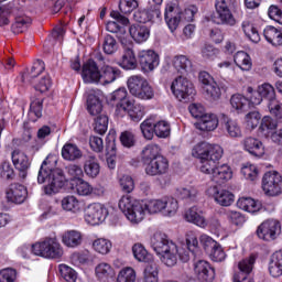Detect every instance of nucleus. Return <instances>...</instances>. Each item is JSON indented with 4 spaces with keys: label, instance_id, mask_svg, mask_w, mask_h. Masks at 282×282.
<instances>
[{
    "label": "nucleus",
    "instance_id": "obj_8",
    "mask_svg": "<svg viewBox=\"0 0 282 282\" xmlns=\"http://www.w3.org/2000/svg\"><path fill=\"white\" fill-rule=\"evenodd\" d=\"M192 155L193 158H197L200 161L208 160V158H214V160H221V155H224V149L217 144L200 142L194 145Z\"/></svg>",
    "mask_w": 282,
    "mask_h": 282
},
{
    "label": "nucleus",
    "instance_id": "obj_44",
    "mask_svg": "<svg viewBox=\"0 0 282 282\" xmlns=\"http://www.w3.org/2000/svg\"><path fill=\"white\" fill-rule=\"evenodd\" d=\"M242 32H245L246 36L249 39L251 43H259L261 41V35H259V31L254 28V24L250 20H245L241 24Z\"/></svg>",
    "mask_w": 282,
    "mask_h": 282
},
{
    "label": "nucleus",
    "instance_id": "obj_35",
    "mask_svg": "<svg viewBox=\"0 0 282 282\" xmlns=\"http://www.w3.org/2000/svg\"><path fill=\"white\" fill-rule=\"evenodd\" d=\"M62 158L68 162H74L83 158V151L74 143H66L62 148Z\"/></svg>",
    "mask_w": 282,
    "mask_h": 282
},
{
    "label": "nucleus",
    "instance_id": "obj_53",
    "mask_svg": "<svg viewBox=\"0 0 282 282\" xmlns=\"http://www.w3.org/2000/svg\"><path fill=\"white\" fill-rule=\"evenodd\" d=\"M217 162H219V159H215L213 156H209L208 159H203L200 161V173H204L205 175H210L213 177L216 169H217Z\"/></svg>",
    "mask_w": 282,
    "mask_h": 282
},
{
    "label": "nucleus",
    "instance_id": "obj_47",
    "mask_svg": "<svg viewBox=\"0 0 282 282\" xmlns=\"http://www.w3.org/2000/svg\"><path fill=\"white\" fill-rule=\"evenodd\" d=\"M29 116L33 122L43 116V98L33 97L31 99Z\"/></svg>",
    "mask_w": 282,
    "mask_h": 282
},
{
    "label": "nucleus",
    "instance_id": "obj_3",
    "mask_svg": "<svg viewBox=\"0 0 282 282\" xmlns=\"http://www.w3.org/2000/svg\"><path fill=\"white\" fill-rule=\"evenodd\" d=\"M197 12L198 9L194 4L182 10L180 4L170 1L165 3L164 20L169 30L171 32H175V30L180 28V23H182V21H193Z\"/></svg>",
    "mask_w": 282,
    "mask_h": 282
},
{
    "label": "nucleus",
    "instance_id": "obj_49",
    "mask_svg": "<svg viewBox=\"0 0 282 282\" xmlns=\"http://www.w3.org/2000/svg\"><path fill=\"white\" fill-rule=\"evenodd\" d=\"M257 90L262 99L265 98L267 102L276 100V90H274V86H272L270 83L259 85Z\"/></svg>",
    "mask_w": 282,
    "mask_h": 282
},
{
    "label": "nucleus",
    "instance_id": "obj_12",
    "mask_svg": "<svg viewBox=\"0 0 282 282\" xmlns=\"http://www.w3.org/2000/svg\"><path fill=\"white\" fill-rule=\"evenodd\" d=\"M206 195L212 197L219 206H232L235 203V194L228 189L219 188L217 185H212L206 189Z\"/></svg>",
    "mask_w": 282,
    "mask_h": 282
},
{
    "label": "nucleus",
    "instance_id": "obj_24",
    "mask_svg": "<svg viewBox=\"0 0 282 282\" xmlns=\"http://www.w3.org/2000/svg\"><path fill=\"white\" fill-rule=\"evenodd\" d=\"M111 19H115V21H109L106 23V30L107 32H111V34H118V32H124V28L121 25H129V18L120 14L118 11H112L110 13ZM119 23L121 25H119Z\"/></svg>",
    "mask_w": 282,
    "mask_h": 282
},
{
    "label": "nucleus",
    "instance_id": "obj_58",
    "mask_svg": "<svg viewBox=\"0 0 282 282\" xmlns=\"http://www.w3.org/2000/svg\"><path fill=\"white\" fill-rule=\"evenodd\" d=\"M203 95L209 98V100H219L221 98V88L217 82H214L209 86L203 87Z\"/></svg>",
    "mask_w": 282,
    "mask_h": 282
},
{
    "label": "nucleus",
    "instance_id": "obj_63",
    "mask_svg": "<svg viewBox=\"0 0 282 282\" xmlns=\"http://www.w3.org/2000/svg\"><path fill=\"white\" fill-rule=\"evenodd\" d=\"M267 107L269 109V113L274 116L279 122H282V104L276 99H272L267 102Z\"/></svg>",
    "mask_w": 282,
    "mask_h": 282
},
{
    "label": "nucleus",
    "instance_id": "obj_34",
    "mask_svg": "<svg viewBox=\"0 0 282 282\" xmlns=\"http://www.w3.org/2000/svg\"><path fill=\"white\" fill-rule=\"evenodd\" d=\"M269 273L274 279L282 276V250L275 251L269 262Z\"/></svg>",
    "mask_w": 282,
    "mask_h": 282
},
{
    "label": "nucleus",
    "instance_id": "obj_15",
    "mask_svg": "<svg viewBox=\"0 0 282 282\" xmlns=\"http://www.w3.org/2000/svg\"><path fill=\"white\" fill-rule=\"evenodd\" d=\"M145 173L151 177L166 175V173H169V159L162 155L145 163Z\"/></svg>",
    "mask_w": 282,
    "mask_h": 282
},
{
    "label": "nucleus",
    "instance_id": "obj_6",
    "mask_svg": "<svg viewBox=\"0 0 282 282\" xmlns=\"http://www.w3.org/2000/svg\"><path fill=\"white\" fill-rule=\"evenodd\" d=\"M128 89L131 96L140 100H151L155 96V90L147 78L141 75H132L127 80Z\"/></svg>",
    "mask_w": 282,
    "mask_h": 282
},
{
    "label": "nucleus",
    "instance_id": "obj_33",
    "mask_svg": "<svg viewBox=\"0 0 282 282\" xmlns=\"http://www.w3.org/2000/svg\"><path fill=\"white\" fill-rule=\"evenodd\" d=\"M162 156V148L159 144L151 143L144 147L142 150V162L143 164H148L149 162H153V160H158V158Z\"/></svg>",
    "mask_w": 282,
    "mask_h": 282
},
{
    "label": "nucleus",
    "instance_id": "obj_5",
    "mask_svg": "<svg viewBox=\"0 0 282 282\" xmlns=\"http://www.w3.org/2000/svg\"><path fill=\"white\" fill-rule=\"evenodd\" d=\"M32 252L35 257L44 259H61L63 257V246L56 237H47L32 245Z\"/></svg>",
    "mask_w": 282,
    "mask_h": 282
},
{
    "label": "nucleus",
    "instance_id": "obj_22",
    "mask_svg": "<svg viewBox=\"0 0 282 282\" xmlns=\"http://www.w3.org/2000/svg\"><path fill=\"white\" fill-rule=\"evenodd\" d=\"M122 118L126 113H128L129 118L133 122H140L144 118V106L140 104H135L133 99L127 101L124 106H121Z\"/></svg>",
    "mask_w": 282,
    "mask_h": 282
},
{
    "label": "nucleus",
    "instance_id": "obj_17",
    "mask_svg": "<svg viewBox=\"0 0 282 282\" xmlns=\"http://www.w3.org/2000/svg\"><path fill=\"white\" fill-rule=\"evenodd\" d=\"M215 8L219 19L218 23H221L223 25H236L237 20L235 19V15H232L230 6L226 0H216Z\"/></svg>",
    "mask_w": 282,
    "mask_h": 282
},
{
    "label": "nucleus",
    "instance_id": "obj_18",
    "mask_svg": "<svg viewBox=\"0 0 282 282\" xmlns=\"http://www.w3.org/2000/svg\"><path fill=\"white\" fill-rule=\"evenodd\" d=\"M254 261L256 259L253 256L241 260L238 263L239 271L234 274V282H254L248 276V274L252 272V268H254Z\"/></svg>",
    "mask_w": 282,
    "mask_h": 282
},
{
    "label": "nucleus",
    "instance_id": "obj_52",
    "mask_svg": "<svg viewBox=\"0 0 282 282\" xmlns=\"http://www.w3.org/2000/svg\"><path fill=\"white\" fill-rule=\"evenodd\" d=\"M240 173L249 182H257L259 180V169L252 163L243 164Z\"/></svg>",
    "mask_w": 282,
    "mask_h": 282
},
{
    "label": "nucleus",
    "instance_id": "obj_59",
    "mask_svg": "<svg viewBox=\"0 0 282 282\" xmlns=\"http://www.w3.org/2000/svg\"><path fill=\"white\" fill-rule=\"evenodd\" d=\"M30 25H32V19L30 17H17L15 22L12 25V30L15 34H21V32H25Z\"/></svg>",
    "mask_w": 282,
    "mask_h": 282
},
{
    "label": "nucleus",
    "instance_id": "obj_57",
    "mask_svg": "<svg viewBox=\"0 0 282 282\" xmlns=\"http://www.w3.org/2000/svg\"><path fill=\"white\" fill-rule=\"evenodd\" d=\"M198 195L199 191H197L195 186L188 185L185 187H180L177 189V196L181 199H188L189 202H195Z\"/></svg>",
    "mask_w": 282,
    "mask_h": 282
},
{
    "label": "nucleus",
    "instance_id": "obj_45",
    "mask_svg": "<svg viewBox=\"0 0 282 282\" xmlns=\"http://www.w3.org/2000/svg\"><path fill=\"white\" fill-rule=\"evenodd\" d=\"M102 74L100 73V82L104 85H109L113 83L116 78L120 77V69L113 68L109 65H106L101 68Z\"/></svg>",
    "mask_w": 282,
    "mask_h": 282
},
{
    "label": "nucleus",
    "instance_id": "obj_38",
    "mask_svg": "<svg viewBox=\"0 0 282 282\" xmlns=\"http://www.w3.org/2000/svg\"><path fill=\"white\" fill-rule=\"evenodd\" d=\"M237 206L240 210L246 213H259L261 210V203L251 197H241L237 200Z\"/></svg>",
    "mask_w": 282,
    "mask_h": 282
},
{
    "label": "nucleus",
    "instance_id": "obj_1",
    "mask_svg": "<svg viewBox=\"0 0 282 282\" xmlns=\"http://www.w3.org/2000/svg\"><path fill=\"white\" fill-rule=\"evenodd\" d=\"M150 246L152 250L159 256L161 263L166 268H175L177 261L181 260L184 263L191 259L188 251L178 247L173 240L169 239V236L164 232H155L150 238Z\"/></svg>",
    "mask_w": 282,
    "mask_h": 282
},
{
    "label": "nucleus",
    "instance_id": "obj_30",
    "mask_svg": "<svg viewBox=\"0 0 282 282\" xmlns=\"http://www.w3.org/2000/svg\"><path fill=\"white\" fill-rule=\"evenodd\" d=\"M210 180L216 184H226V182L232 180V169L228 164L217 165Z\"/></svg>",
    "mask_w": 282,
    "mask_h": 282
},
{
    "label": "nucleus",
    "instance_id": "obj_11",
    "mask_svg": "<svg viewBox=\"0 0 282 282\" xmlns=\"http://www.w3.org/2000/svg\"><path fill=\"white\" fill-rule=\"evenodd\" d=\"M107 215H109V210L105 205L93 203L88 205L85 210V220L87 224H90V226H98L107 219Z\"/></svg>",
    "mask_w": 282,
    "mask_h": 282
},
{
    "label": "nucleus",
    "instance_id": "obj_43",
    "mask_svg": "<svg viewBox=\"0 0 282 282\" xmlns=\"http://www.w3.org/2000/svg\"><path fill=\"white\" fill-rule=\"evenodd\" d=\"M162 17V11L160 9H154L152 11H137L134 12V20L138 23H149L154 19H160Z\"/></svg>",
    "mask_w": 282,
    "mask_h": 282
},
{
    "label": "nucleus",
    "instance_id": "obj_32",
    "mask_svg": "<svg viewBox=\"0 0 282 282\" xmlns=\"http://www.w3.org/2000/svg\"><path fill=\"white\" fill-rule=\"evenodd\" d=\"M265 41L273 45V47H281L282 45V30L275 26L269 25L263 30Z\"/></svg>",
    "mask_w": 282,
    "mask_h": 282
},
{
    "label": "nucleus",
    "instance_id": "obj_61",
    "mask_svg": "<svg viewBox=\"0 0 282 282\" xmlns=\"http://www.w3.org/2000/svg\"><path fill=\"white\" fill-rule=\"evenodd\" d=\"M135 269L131 267L122 268L117 275V282H135Z\"/></svg>",
    "mask_w": 282,
    "mask_h": 282
},
{
    "label": "nucleus",
    "instance_id": "obj_64",
    "mask_svg": "<svg viewBox=\"0 0 282 282\" xmlns=\"http://www.w3.org/2000/svg\"><path fill=\"white\" fill-rule=\"evenodd\" d=\"M59 273L66 282H76V279H78L76 271L66 264H59Z\"/></svg>",
    "mask_w": 282,
    "mask_h": 282
},
{
    "label": "nucleus",
    "instance_id": "obj_9",
    "mask_svg": "<svg viewBox=\"0 0 282 282\" xmlns=\"http://www.w3.org/2000/svg\"><path fill=\"white\" fill-rule=\"evenodd\" d=\"M256 234L262 241H274L281 235V223L276 219H267L258 226Z\"/></svg>",
    "mask_w": 282,
    "mask_h": 282
},
{
    "label": "nucleus",
    "instance_id": "obj_4",
    "mask_svg": "<svg viewBox=\"0 0 282 282\" xmlns=\"http://www.w3.org/2000/svg\"><path fill=\"white\" fill-rule=\"evenodd\" d=\"M118 206L130 224L138 225L141 221H144V218L147 217V202L138 200L129 194L123 195L119 199Z\"/></svg>",
    "mask_w": 282,
    "mask_h": 282
},
{
    "label": "nucleus",
    "instance_id": "obj_21",
    "mask_svg": "<svg viewBox=\"0 0 282 282\" xmlns=\"http://www.w3.org/2000/svg\"><path fill=\"white\" fill-rule=\"evenodd\" d=\"M84 83H100V69L94 59H88L82 69Z\"/></svg>",
    "mask_w": 282,
    "mask_h": 282
},
{
    "label": "nucleus",
    "instance_id": "obj_27",
    "mask_svg": "<svg viewBox=\"0 0 282 282\" xmlns=\"http://www.w3.org/2000/svg\"><path fill=\"white\" fill-rule=\"evenodd\" d=\"M11 158L13 166L20 171L21 177H25L28 175V169H30V159H28V155L21 150H14Z\"/></svg>",
    "mask_w": 282,
    "mask_h": 282
},
{
    "label": "nucleus",
    "instance_id": "obj_40",
    "mask_svg": "<svg viewBox=\"0 0 282 282\" xmlns=\"http://www.w3.org/2000/svg\"><path fill=\"white\" fill-rule=\"evenodd\" d=\"M72 186L73 191L79 195V197H89V195H94V186L83 178L72 183Z\"/></svg>",
    "mask_w": 282,
    "mask_h": 282
},
{
    "label": "nucleus",
    "instance_id": "obj_26",
    "mask_svg": "<svg viewBox=\"0 0 282 282\" xmlns=\"http://www.w3.org/2000/svg\"><path fill=\"white\" fill-rule=\"evenodd\" d=\"M128 96L129 93L124 87L115 90L110 95V102L116 104V116H119V118H122V107H124L126 102H131Z\"/></svg>",
    "mask_w": 282,
    "mask_h": 282
},
{
    "label": "nucleus",
    "instance_id": "obj_29",
    "mask_svg": "<svg viewBox=\"0 0 282 282\" xmlns=\"http://www.w3.org/2000/svg\"><path fill=\"white\" fill-rule=\"evenodd\" d=\"M172 65L182 76H186L193 72V62L186 55H176L172 59Z\"/></svg>",
    "mask_w": 282,
    "mask_h": 282
},
{
    "label": "nucleus",
    "instance_id": "obj_56",
    "mask_svg": "<svg viewBox=\"0 0 282 282\" xmlns=\"http://www.w3.org/2000/svg\"><path fill=\"white\" fill-rule=\"evenodd\" d=\"M248 102H249L248 98H246V96L240 94L234 95L230 98V105L232 109L237 111V113H241V111H246L248 107Z\"/></svg>",
    "mask_w": 282,
    "mask_h": 282
},
{
    "label": "nucleus",
    "instance_id": "obj_7",
    "mask_svg": "<svg viewBox=\"0 0 282 282\" xmlns=\"http://www.w3.org/2000/svg\"><path fill=\"white\" fill-rule=\"evenodd\" d=\"M261 188L267 197H279L282 193V175L276 171H268L262 176Z\"/></svg>",
    "mask_w": 282,
    "mask_h": 282
},
{
    "label": "nucleus",
    "instance_id": "obj_46",
    "mask_svg": "<svg viewBox=\"0 0 282 282\" xmlns=\"http://www.w3.org/2000/svg\"><path fill=\"white\" fill-rule=\"evenodd\" d=\"M132 254L137 261H140L142 263H149L151 259H153V256L147 251V248H144V245L138 242L132 246Z\"/></svg>",
    "mask_w": 282,
    "mask_h": 282
},
{
    "label": "nucleus",
    "instance_id": "obj_41",
    "mask_svg": "<svg viewBox=\"0 0 282 282\" xmlns=\"http://www.w3.org/2000/svg\"><path fill=\"white\" fill-rule=\"evenodd\" d=\"M119 65L123 69H135V67H138V59L135 58V53H133V50H124Z\"/></svg>",
    "mask_w": 282,
    "mask_h": 282
},
{
    "label": "nucleus",
    "instance_id": "obj_50",
    "mask_svg": "<svg viewBox=\"0 0 282 282\" xmlns=\"http://www.w3.org/2000/svg\"><path fill=\"white\" fill-rule=\"evenodd\" d=\"M180 208V203L173 197H163V215L165 217H173Z\"/></svg>",
    "mask_w": 282,
    "mask_h": 282
},
{
    "label": "nucleus",
    "instance_id": "obj_25",
    "mask_svg": "<svg viewBox=\"0 0 282 282\" xmlns=\"http://www.w3.org/2000/svg\"><path fill=\"white\" fill-rule=\"evenodd\" d=\"M195 127L198 131H204L208 133L215 131L219 127V118L215 113H205L202 119H199Z\"/></svg>",
    "mask_w": 282,
    "mask_h": 282
},
{
    "label": "nucleus",
    "instance_id": "obj_48",
    "mask_svg": "<svg viewBox=\"0 0 282 282\" xmlns=\"http://www.w3.org/2000/svg\"><path fill=\"white\" fill-rule=\"evenodd\" d=\"M112 246L113 245L111 243V240L107 238H98L93 241V250L98 252V254H109V252H111Z\"/></svg>",
    "mask_w": 282,
    "mask_h": 282
},
{
    "label": "nucleus",
    "instance_id": "obj_20",
    "mask_svg": "<svg viewBox=\"0 0 282 282\" xmlns=\"http://www.w3.org/2000/svg\"><path fill=\"white\" fill-rule=\"evenodd\" d=\"M7 199L13 204H23L28 198V188L19 183L9 185L6 192Z\"/></svg>",
    "mask_w": 282,
    "mask_h": 282
},
{
    "label": "nucleus",
    "instance_id": "obj_19",
    "mask_svg": "<svg viewBox=\"0 0 282 282\" xmlns=\"http://www.w3.org/2000/svg\"><path fill=\"white\" fill-rule=\"evenodd\" d=\"M194 274L200 282L215 281V269L210 267V263L205 260H198L194 262Z\"/></svg>",
    "mask_w": 282,
    "mask_h": 282
},
{
    "label": "nucleus",
    "instance_id": "obj_13",
    "mask_svg": "<svg viewBox=\"0 0 282 282\" xmlns=\"http://www.w3.org/2000/svg\"><path fill=\"white\" fill-rule=\"evenodd\" d=\"M138 58L142 72L144 73L153 72V69L160 65V55L153 50L140 51Z\"/></svg>",
    "mask_w": 282,
    "mask_h": 282
},
{
    "label": "nucleus",
    "instance_id": "obj_39",
    "mask_svg": "<svg viewBox=\"0 0 282 282\" xmlns=\"http://www.w3.org/2000/svg\"><path fill=\"white\" fill-rule=\"evenodd\" d=\"M61 207L62 210H65L66 213H80L82 206L80 200L76 198L74 195H68L61 200Z\"/></svg>",
    "mask_w": 282,
    "mask_h": 282
},
{
    "label": "nucleus",
    "instance_id": "obj_60",
    "mask_svg": "<svg viewBox=\"0 0 282 282\" xmlns=\"http://www.w3.org/2000/svg\"><path fill=\"white\" fill-rule=\"evenodd\" d=\"M154 133L156 138H169L171 135V123L166 120L154 121Z\"/></svg>",
    "mask_w": 282,
    "mask_h": 282
},
{
    "label": "nucleus",
    "instance_id": "obj_14",
    "mask_svg": "<svg viewBox=\"0 0 282 282\" xmlns=\"http://www.w3.org/2000/svg\"><path fill=\"white\" fill-rule=\"evenodd\" d=\"M183 219H185L187 224L198 226V228L208 227V220H206V216H204V210L197 206L187 208L183 214Z\"/></svg>",
    "mask_w": 282,
    "mask_h": 282
},
{
    "label": "nucleus",
    "instance_id": "obj_10",
    "mask_svg": "<svg viewBox=\"0 0 282 282\" xmlns=\"http://www.w3.org/2000/svg\"><path fill=\"white\" fill-rule=\"evenodd\" d=\"M171 89L175 98L182 100H191V96H195V87L186 77L178 76L171 85Z\"/></svg>",
    "mask_w": 282,
    "mask_h": 282
},
{
    "label": "nucleus",
    "instance_id": "obj_28",
    "mask_svg": "<svg viewBox=\"0 0 282 282\" xmlns=\"http://www.w3.org/2000/svg\"><path fill=\"white\" fill-rule=\"evenodd\" d=\"M61 239L66 248H78L83 246V232L79 230H66L62 234Z\"/></svg>",
    "mask_w": 282,
    "mask_h": 282
},
{
    "label": "nucleus",
    "instance_id": "obj_23",
    "mask_svg": "<svg viewBox=\"0 0 282 282\" xmlns=\"http://www.w3.org/2000/svg\"><path fill=\"white\" fill-rule=\"evenodd\" d=\"M241 144L243 145L245 151L254 158H263V155H265L263 142L257 138L247 137L242 140Z\"/></svg>",
    "mask_w": 282,
    "mask_h": 282
},
{
    "label": "nucleus",
    "instance_id": "obj_31",
    "mask_svg": "<svg viewBox=\"0 0 282 282\" xmlns=\"http://www.w3.org/2000/svg\"><path fill=\"white\" fill-rule=\"evenodd\" d=\"M130 36L135 43H147L151 36V30L143 24H133L129 29Z\"/></svg>",
    "mask_w": 282,
    "mask_h": 282
},
{
    "label": "nucleus",
    "instance_id": "obj_54",
    "mask_svg": "<svg viewBox=\"0 0 282 282\" xmlns=\"http://www.w3.org/2000/svg\"><path fill=\"white\" fill-rule=\"evenodd\" d=\"M140 129L145 140H153V135H155V120L153 118L145 119L140 124Z\"/></svg>",
    "mask_w": 282,
    "mask_h": 282
},
{
    "label": "nucleus",
    "instance_id": "obj_51",
    "mask_svg": "<svg viewBox=\"0 0 282 282\" xmlns=\"http://www.w3.org/2000/svg\"><path fill=\"white\" fill-rule=\"evenodd\" d=\"M87 109L90 116H98L102 111V102L100 98L94 94H89L87 98Z\"/></svg>",
    "mask_w": 282,
    "mask_h": 282
},
{
    "label": "nucleus",
    "instance_id": "obj_2",
    "mask_svg": "<svg viewBox=\"0 0 282 282\" xmlns=\"http://www.w3.org/2000/svg\"><path fill=\"white\" fill-rule=\"evenodd\" d=\"M54 164H56V159L47 156L37 174L39 184L46 183L44 185L45 195H56L65 186V175H63V171L54 169Z\"/></svg>",
    "mask_w": 282,
    "mask_h": 282
},
{
    "label": "nucleus",
    "instance_id": "obj_37",
    "mask_svg": "<svg viewBox=\"0 0 282 282\" xmlns=\"http://www.w3.org/2000/svg\"><path fill=\"white\" fill-rule=\"evenodd\" d=\"M234 63L242 72H250L252 69V58L243 51H239L234 55Z\"/></svg>",
    "mask_w": 282,
    "mask_h": 282
},
{
    "label": "nucleus",
    "instance_id": "obj_55",
    "mask_svg": "<svg viewBox=\"0 0 282 282\" xmlns=\"http://www.w3.org/2000/svg\"><path fill=\"white\" fill-rule=\"evenodd\" d=\"M95 274L99 281H105L109 276H113V268L109 263L101 262L95 268Z\"/></svg>",
    "mask_w": 282,
    "mask_h": 282
},
{
    "label": "nucleus",
    "instance_id": "obj_42",
    "mask_svg": "<svg viewBox=\"0 0 282 282\" xmlns=\"http://www.w3.org/2000/svg\"><path fill=\"white\" fill-rule=\"evenodd\" d=\"M144 282H160V265L156 262L149 263L143 272Z\"/></svg>",
    "mask_w": 282,
    "mask_h": 282
},
{
    "label": "nucleus",
    "instance_id": "obj_62",
    "mask_svg": "<svg viewBox=\"0 0 282 282\" xmlns=\"http://www.w3.org/2000/svg\"><path fill=\"white\" fill-rule=\"evenodd\" d=\"M260 122H261V113H259V111L248 112L245 117V124L247 129H249L250 131H253V129H257Z\"/></svg>",
    "mask_w": 282,
    "mask_h": 282
},
{
    "label": "nucleus",
    "instance_id": "obj_16",
    "mask_svg": "<svg viewBox=\"0 0 282 282\" xmlns=\"http://www.w3.org/2000/svg\"><path fill=\"white\" fill-rule=\"evenodd\" d=\"M220 127L227 138H243V131L241 130V124L237 119H232L226 115L223 116Z\"/></svg>",
    "mask_w": 282,
    "mask_h": 282
},
{
    "label": "nucleus",
    "instance_id": "obj_36",
    "mask_svg": "<svg viewBox=\"0 0 282 282\" xmlns=\"http://www.w3.org/2000/svg\"><path fill=\"white\" fill-rule=\"evenodd\" d=\"M84 172L88 177H98L100 175V163L94 155H88L84 162Z\"/></svg>",
    "mask_w": 282,
    "mask_h": 282
}]
</instances>
